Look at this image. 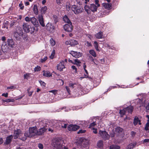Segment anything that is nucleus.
<instances>
[{
	"label": "nucleus",
	"instance_id": "1",
	"mask_svg": "<svg viewBox=\"0 0 149 149\" xmlns=\"http://www.w3.org/2000/svg\"><path fill=\"white\" fill-rule=\"evenodd\" d=\"M38 131L36 127L30 128L29 132H26L24 134L25 137H32L38 135Z\"/></svg>",
	"mask_w": 149,
	"mask_h": 149
},
{
	"label": "nucleus",
	"instance_id": "2",
	"mask_svg": "<svg viewBox=\"0 0 149 149\" xmlns=\"http://www.w3.org/2000/svg\"><path fill=\"white\" fill-rule=\"evenodd\" d=\"M61 139L56 138L52 140V145L56 149H61L63 147Z\"/></svg>",
	"mask_w": 149,
	"mask_h": 149
},
{
	"label": "nucleus",
	"instance_id": "3",
	"mask_svg": "<svg viewBox=\"0 0 149 149\" xmlns=\"http://www.w3.org/2000/svg\"><path fill=\"white\" fill-rule=\"evenodd\" d=\"M22 26L24 31L26 33H28L30 31L31 33L33 32L35 30L34 27H31V25L26 22H24Z\"/></svg>",
	"mask_w": 149,
	"mask_h": 149
},
{
	"label": "nucleus",
	"instance_id": "4",
	"mask_svg": "<svg viewBox=\"0 0 149 149\" xmlns=\"http://www.w3.org/2000/svg\"><path fill=\"white\" fill-rule=\"evenodd\" d=\"M71 10L75 14L81 13L83 11V8L80 6L74 5L71 7Z\"/></svg>",
	"mask_w": 149,
	"mask_h": 149
},
{
	"label": "nucleus",
	"instance_id": "5",
	"mask_svg": "<svg viewBox=\"0 0 149 149\" xmlns=\"http://www.w3.org/2000/svg\"><path fill=\"white\" fill-rule=\"evenodd\" d=\"M23 34V33L22 28L20 27L17 28L16 32L15 33L14 36L17 39L21 38Z\"/></svg>",
	"mask_w": 149,
	"mask_h": 149
},
{
	"label": "nucleus",
	"instance_id": "6",
	"mask_svg": "<svg viewBox=\"0 0 149 149\" xmlns=\"http://www.w3.org/2000/svg\"><path fill=\"white\" fill-rule=\"evenodd\" d=\"M99 133L100 136L105 140L109 139L110 136L106 131L100 130Z\"/></svg>",
	"mask_w": 149,
	"mask_h": 149
},
{
	"label": "nucleus",
	"instance_id": "7",
	"mask_svg": "<svg viewBox=\"0 0 149 149\" xmlns=\"http://www.w3.org/2000/svg\"><path fill=\"white\" fill-rule=\"evenodd\" d=\"M22 135L21 130L20 129H17L15 130L13 136L14 139H16L18 138H20Z\"/></svg>",
	"mask_w": 149,
	"mask_h": 149
},
{
	"label": "nucleus",
	"instance_id": "8",
	"mask_svg": "<svg viewBox=\"0 0 149 149\" xmlns=\"http://www.w3.org/2000/svg\"><path fill=\"white\" fill-rule=\"evenodd\" d=\"M63 28L66 31L68 32H71L73 29L72 23L65 24L63 26Z\"/></svg>",
	"mask_w": 149,
	"mask_h": 149
},
{
	"label": "nucleus",
	"instance_id": "9",
	"mask_svg": "<svg viewBox=\"0 0 149 149\" xmlns=\"http://www.w3.org/2000/svg\"><path fill=\"white\" fill-rule=\"evenodd\" d=\"M65 62L63 61H61L57 64L56 66L57 69L60 71L63 70V69L65 68L64 65Z\"/></svg>",
	"mask_w": 149,
	"mask_h": 149
},
{
	"label": "nucleus",
	"instance_id": "10",
	"mask_svg": "<svg viewBox=\"0 0 149 149\" xmlns=\"http://www.w3.org/2000/svg\"><path fill=\"white\" fill-rule=\"evenodd\" d=\"M1 49L2 51L4 53H6L9 51L10 49L9 47H8L6 44L5 42H3L2 46Z\"/></svg>",
	"mask_w": 149,
	"mask_h": 149
},
{
	"label": "nucleus",
	"instance_id": "11",
	"mask_svg": "<svg viewBox=\"0 0 149 149\" xmlns=\"http://www.w3.org/2000/svg\"><path fill=\"white\" fill-rule=\"evenodd\" d=\"M79 128V126L72 124L68 126V129L69 131H76L78 130Z\"/></svg>",
	"mask_w": 149,
	"mask_h": 149
},
{
	"label": "nucleus",
	"instance_id": "12",
	"mask_svg": "<svg viewBox=\"0 0 149 149\" xmlns=\"http://www.w3.org/2000/svg\"><path fill=\"white\" fill-rule=\"evenodd\" d=\"M70 54H71L73 56L76 58H78L81 56V54L79 52H74L73 51H71L70 52Z\"/></svg>",
	"mask_w": 149,
	"mask_h": 149
},
{
	"label": "nucleus",
	"instance_id": "13",
	"mask_svg": "<svg viewBox=\"0 0 149 149\" xmlns=\"http://www.w3.org/2000/svg\"><path fill=\"white\" fill-rule=\"evenodd\" d=\"M37 18L40 24L42 27H44L45 26V24L43 17V16L42 15H39Z\"/></svg>",
	"mask_w": 149,
	"mask_h": 149
},
{
	"label": "nucleus",
	"instance_id": "14",
	"mask_svg": "<svg viewBox=\"0 0 149 149\" xmlns=\"http://www.w3.org/2000/svg\"><path fill=\"white\" fill-rule=\"evenodd\" d=\"M30 22L35 26L38 27L39 26L38 21L34 17H31Z\"/></svg>",
	"mask_w": 149,
	"mask_h": 149
},
{
	"label": "nucleus",
	"instance_id": "15",
	"mask_svg": "<svg viewBox=\"0 0 149 149\" xmlns=\"http://www.w3.org/2000/svg\"><path fill=\"white\" fill-rule=\"evenodd\" d=\"M46 27L47 30L51 32L55 28L54 26L50 23H47L46 26Z\"/></svg>",
	"mask_w": 149,
	"mask_h": 149
},
{
	"label": "nucleus",
	"instance_id": "16",
	"mask_svg": "<svg viewBox=\"0 0 149 149\" xmlns=\"http://www.w3.org/2000/svg\"><path fill=\"white\" fill-rule=\"evenodd\" d=\"M49 123V122H47V120H45L41 121H40L39 123V124L40 126L41 127H46L47 126L46 125H48Z\"/></svg>",
	"mask_w": 149,
	"mask_h": 149
},
{
	"label": "nucleus",
	"instance_id": "17",
	"mask_svg": "<svg viewBox=\"0 0 149 149\" xmlns=\"http://www.w3.org/2000/svg\"><path fill=\"white\" fill-rule=\"evenodd\" d=\"M7 43L9 47H14L15 46L14 42L12 39H8L7 40Z\"/></svg>",
	"mask_w": 149,
	"mask_h": 149
},
{
	"label": "nucleus",
	"instance_id": "18",
	"mask_svg": "<svg viewBox=\"0 0 149 149\" xmlns=\"http://www.w3.org/2000/svg\"><path fill=\"white\" fill-rule=\"evenodd\" d=\"M90 10L93 13L97 11V7L94 4H91L89 6Z\"/></svg>",
	"mask_w": 149,
	"mask_h": 149
},
{
	"label": "nucleus",
	"instance_id": "19",
	"mask_svg": "<svg viewBox=\"0 0 149 149\" xmlns=\"http://www.w3.org/2000/svg\"><path fill=\"white\" fill-rule=\"evenodd\" d=\"M13 138V136L12 135L9 136L6 138V141L5 143L6 144H9Z\"/></svg>",
	"mask_w": 149,
	"mask_h": 149
},
{
	"label": "nucleus",
	"instance_id": "20",
	"mask_svg": "<svg viewBox=\"0 0 149 149\" xmlns=\"http://www.w3.org/2000/svg\"><path fill=\"white\" fill-rule=\"evenodd\" d=\"M125 108L126 109L127 113L132 114L134 109V107L132 106H130Z\"/></svg>",
	"mask_w": 149,
	"mask_h": 149
},
{
	"label": "nucleus",
	"instance_id": "21",
	"mask_svg": "<svg viewBox=\"0 0 149 149\" xmlns=\"http://www.w3.org/2000/svg\"><path fill=\"white\" fill-rule=\"evenodd\" d=\"M43 75L47 77H49L52 76V74L48 71L44 70L43 71Z\"/></svg>",
	"mask_w": 149,
	"mask_h": 149
},
{
	"label": "nucleus",
	"instance_id": "22",
	"mask_svg": "<svg viewBox=\"0 0 149 149\" xmlns=\"http://www.w3.org/2000/svg\"><path fill=\"white\" fill-rule=\"evenodd\" d=\"M47 130V129L44 127L40 128L39 129V131H38V135H42Z\"/></svg>",
	"mask_w": 149,
	"mask_h": 149
},
{
	"label": "nucleus",
	"instance_id": "23",
	"mask_svg": "<svg viewBox=\"0 0 149 149\" xmlns=\"http://www.w3.org/2000/svg\"><path fill=\"white\" fill-rule=\"evenodd\" d=\"M103 6L106 9L110 10L111 8V4L109 3H102Z\"/></svg>",
	"mask_w": 149,
	"mask_h": 149
},
{
	"label": "nucleus",
	"instance_id": "24",
	"mask_svg": "<svg viewBox=\"0 0 149 149\" xmlns=\"http://www.w3.org/2000/svg\"><path fill=\"white\" fill-rule=\"evenodd\" d=\"M84 8L85 11L87 14H91V10H90V8L89 6L86 5L84 6Z\"/></svg>",
	"mask_w": 149,
	"mask_h": 149
},
{
	"label": "nucleus",
	"instance_id": "25",
	"mask_svg": "<svg viewBox=\"0 0 149 149\" xmlns=\"http://www.w3.org/2000/svg\"><path fill=\"white\" fill-rule=\"evenodd\" d=\"M95 36L97 38H103V33L101 31L99 32L96 34Z\"/></svg>",
	"mask_w": 149,
	"mask_h": 149
},
{
	"label": "nucleus",
	"instance_id": "26",
	"mask_svg": "<svg viewBox=\"0 0 149 149\" xmlns=\"http://www.w3.org/2000/svg\"><path fill=\"white\" fill-rule=\"evenodd\" d=\"M126 113H127V112L125 108H124L123 109L120 110L119 113L121 117H123V115H126Z\"/></svg>",
	"mask_w": 149,
	"mask_h": 149
},
{
	"label": "nucleus",
	"instance_id": "27",
	"mask_svg": "<svg viewBox=\"0 0 149 149\" xmlns=\"http://www.w3.org/2000/svg\"><path fill=\"white\" fill-rule=\"evenodd\" d=\"M63 20L65 22L67 23V24H69L72 23L70 20L69 19L68 16L66 15H65L63 17Z\"/></svg>",
	"mask_w": 149,
	"mask_h": 149
},
{
	"label": "nucleus",
	"instance_id": "28",
	"mask_svg": "<svg viewBox=\"0 0 149 149\" xmlns=\"http://www.w3.org/2000/svg\"><path fill=\"white\" fill-rule=\"evenodd\" d=\"M136 145V143H130L127 146V149H132Z\"/></svg>",
	"mask_w": 149,
	"mask_h": 149
},
{
	"label": "nucleus",
	"instance_id": "29",
	"mask_svg": "<svg viewBox=\"0 0 149 149\" xmlns=\"http://www.w3.org/2000/svg\"><path fill=\"white\" fill-rule=\"evenodd\" d=\"M70 45L72 46L77 45L78 44V42L74 39L70 40Z\"/></svg>",
	"mask_w": 149,
	"mask_h": 149
},
{
	"label": "nucleus",
	"instance_id": "30",
	"mask_svg": "<svg viewBox=\"0 0 149 149\" xmlns=\"http://www.w3.org/2000/svg\"><path fill=\"white\" fill-rule=\"evenodd\" d=\"M33 11L34 13L36 15H37L38 13V6L37 5H34Z\"/></svg>",
	"mask_w": 149,
	"mask_h": 149
},
{
	"label": "nucleus",
	"instance_id": "31",
	"mask_svg": "<svg viewBox=\"0 0 149 149\" xmlns=\"http://www.w3.org/2000/svg\"><path fill=\"white\" fill-rule=\"evenodd\" d=\"M47 10V7L46 6H45L42 7L41 9V14H45Z\"/></svg>",
	"mask_w": 149,
	"mask_h": 149
},
{
	"label": "nucleus",
	"instance_id": "32",
	"mask_svg": "<svg viewBox=\"0 0 149 149\" xmlns=\"http://www.w3.org/2000/svg\"><path fill=\"white\" fill-rule=\"evenodd\" d=\"M103 146V141L101 140H99L97 144V146L99 148H102Z\"/></svg>",
	"mask_w": 149,
	"mask_h": 149
},
{
	"label": "nucleus",
	"instance_id": "33",
	"mask_svg": "<svg viewBox=\"0 0 149 149\" xmlns=\"http://www.w3.org/2000/svg\"><path fill=\"white\" fill-rule=\"evenodd\" d=\"M89 53L94 57H95L97 56L95 52L93 49L90 50L89 51Z\"/></svg>",
	"mask_w": 149,
	"mask_h": 149
},
{
	"label": "nucleus",
	"instance_id": "34",
	"mask_svg": "<svg viewBox=\"0 0 149 149\" xmlns=\"http://www.w3.org/2000/svg\"><path fill=\"white\" fill-rule=\"evenodd\" d=\"M120 147L119 146L116 145H112L110 146V149H119Z\"/></svg>",
	"mask_w": 149,
	"mask_h": 149
},
{
	"label": "nucleus",
	"instance_id": "35",
	"mask_svg": "<svg viewBox=\"0 0 149 149\" xmlns=\"http://www.w3.org/2000/svg\"><path fill=\"white\" fill-rule=\"evenodd\" d=\"M31 74L29 73H26L24 75V79H29L30 77Z\"/></svg>",
	"mask_w": 149,
	"mask_h": 149
},
{
	"label": "nucleus",
	"instance_id": "36",
	"mask_svg": "<svg viewBox=\"0 0 149 149\" xmlns=\"http://www.w3.org/2000/svg\"><path fill=\"white\" fill-rule=\"evenodd\" d=\"M2 101L3 102H14L15 100L14 99H8L5 100H2Z\"/></svg>",
	"mask_w": 149,
	"mask_h": 149
},
{
	"label": "nucleus",
	"instance_id": "37",
	"mask_svg": "<svg viewBox=\"0 0 149 149\" xmlns=\"http://www.w3.org/2000/svg\"><path fill=\"white\" fill-rule=\"evenodd\" d=\"M94 46L97 51H100L99 49H98V44L96 41H95L94 42Z\"/></svg>",
	"mask_w": 149,
	"mask_h": 149
},
{
	"label": "nucleus",
	"instance_id": "38",
	"mask_svg": "<svg viewBox=\"0 0 149 149\" xmlns=\"http://www.w3.org/2000/svg\"><path fill=\"white\" fill-rule=\"evenodd\" d=\"M140 120L138 118H135L134 120L133 123L135 125H136L137 124L138 122Z\"/></svg>",
	"mask_w": 149,
	"mask_h": 149
},
{
	"label": "nucleus",
	"instance_id": "39",
	"mask_svg": "<svg viewBox=\"0 0 149 149\" xmlns=\"http://www.w3.org/2000/svg\"><path fill=\"white\" fill-rule=\"evenodd\" d=\"M50 42L52 46H54L56 44V42L52 38H51L50 40Z\"/></svg>",
	"mask_w": 149,
	"mask_h": 149
},
{
	"label": "nucleus",
	"instance_id": "40",
	"mask_svg": "<svg viewBox=\"0 0 149 149\" xmlns=\"http://www.w3.org/2000/svg\"><path fill=\"white\" fill-rule=\"evenodd\" d=\"M40 67L38 66H37L34 69V70L35 72H38L40 71Z\"/></svg>",
	"mask_w": 149,
	"mask_h": 149
},
{
	"label": "nucleus",
	"instance_id": "41",
	"mask_svg": "<svg viewBox=\"0 0 149 149\" xmlns=\"http://www.w3.org/2000/svg\"><path fill=\"white\" fill-rule=\"evenodd\" d=\"M96 125V124L95 122H93L90 124L89 126V128L91 129H92V127H93Z\"/></svg>",
	"mask_w": 149,
	"mask_h": 149
},
{
	"label": "nucleus",
	"instance_id": "42",
	"mask_svg": "<svg viewBox=\"0 0 149 149\" xmlns=\"http://www.w3.org/2000/svg\"><path fill=\"white\" fill-rule=\"evenodd\" d=\"M74 62L77 65H79V64L81 63V62L77 59H75L74 60Z\"/></svg>",
	"mask_w": 149,
	"mask_h": 149
},
{
	"label": "nucleus",
	"instance_id": "43",
	"mask_svg": "<svg viewBox=\"0 0 149 149\" xmlns=\"http://www.w3.org/2000/svg\"><path fill=\"white\" fill-rule=\"evenodd\" d=\"M149 127V122H147L146 125L145 127V129L146 130H148V127Z\"/></svg>",
	"mask_w": 149,
	"mask_h": 149
},
{
	"label": "nucleus",
	"instance_id": "44",
	"mask_svg": "<svg viewBox=\"0 0 149 149\" xmlns=\"http://www.w3.org/2000/svg\"><path fill=\"white\" fill-rule=\"evenodd\" d=\"M47 59V56L41 59L40 61L42 63H43L45 62Z\"/></svg>",
	"mask_w": 149,
	"mask_h": 149
},
{
	"label": "nucleus",
	"instance_id": "45",
	"mask_svg": "<svg viewBox=\"0 0 149 149\" xmlns=\"http://www.w3.org/2000/svg\"><path fill=\"white\" fill-rule=\"evenodd\" d=\"M19 7H20V8L21 10H23L24 8V6L21 3H20L19 4Z\"/></svg>",
	"mask_w": 149,
	"mask_h": 149
},
{
	"label": "nucleus",
	"instance_id": "46",
	"mask_svg": "<svg viewBox=\"0 0 149 149\" xmlns=\"http://www.w3.org/2000/svg\"><path fill=\"white\" fill-rule=\"evenodd\" d=\"M31 17H26L25 18V20L26 22H30Z\"/></svg>",
	"mask_w": 149,
	"mask_h": 149
},
{
	"label": "nucleus",
	"instance_id": "47",
	"mask_svg": "<svg viewBox=\"0 0 149 149\" xmlns=\"http://www.w3.org/2000/svg\"><path fill=\"white\" fill-rule=\"evenodd\" d=\"M55 54V50H53L52 51V52L51 54V55L50 56V57L51 59H53V58L54 56V55Z\"/></svg>",
	"mask_w": 149,
	"mask_h": 149
},
{
	"label": "nucleus",
	"instance_id": "48",
	"mask_svg": "<svg viewBox=\"0 0 149 149\" xmlns=\"http://www.w3.org/2000/svg\"><path fill=\"white\" fill-rule=\"evenodd\" d=\"M49 92L52 93L54 95H55L57 93V91L56 90H52L50 91Z\"/></svg>",
	"mask_w": 149,
	"mask_h": 149
},
{
	"label": "nucleus",
	"instance_id": "49",
	"mask_svg": "<svg viewBox=\"0 0 149 149\" xmlns=\"http://www.w3.org/2000/svg\"><path fill=\"white\" fill-rule=\"evenodd\" d=\"M38 147L40 149H42L43 148V145L40 143L38 144Z\"/></svg>",
	"mask_w": 149,
	"mask_h": 149
},
{
	"label": "nucleus",
	"instance_id": "50",
	"mask_svg": "<svg viewBox=\"0 0 149 149\" xmlns=\"http://www.w3.org/2000/svg\"><path fill=\"white\" fill-rule=\"evenodd\" d=\"M146 111L147 112L149 113V103L146 107Z\"/></svg>",
	"mask_w": 149,
	"mask_h": 149
},
{
	"label": "nucleus",
	"instance_id": "51",
	"mask_svg": "<svg viewBox=\"0 0 149 149\" xmlns=\"http://www.w3.org/2000/svg\"><path fill=\"white\" fill-rule=\"evenodd\" d=\"M40 83L41 86H42L43 87H45V86L46 84L45 82L41 81L40 82Z\"/></svg>",
	"mask_w": 149,
	"mask_h": 149
},
{
	"label": "nucleus",
	"instance_id": "52",
	"mask_svg": "<svg viewBox=\"0 0 149 149\" xmlns=\"http://www.w3.org/2000/svg\"><path fill=\"white\" fill-rule=\"evenodd\" d=\"M92 130H93V132L95 134H97V129L94 128V127H93L91 129Z\"/></svg>",
	"mask_w": 149,
	"mask_h": 149
},
{
	"label": "nucleus",
	"instance_id": "53",
	"mask_svg": "<svg viewBox=\"0 0 149 149\" xmlns=\"http://www.w3.org/2000/svg\"><path fill=\"white\" fill-rule=\"evenodd\" d=\"M71 68L73 70H75V71H74L75 72H77V68H76V67L75 66L72 65L71 67Z\"/></svg>",
	"mask_w": 149,
	"mask_h": 149
},
{
	"label": "nucleus",
	"instance_id": "54",
	"mask_svg": "<svg viewBox=\"0 0 149 149\" xmlns=\"http://www.w3.org/2000/svg\"><path fill=\"white\" fill-rule=\"evenodd\" d=\"M86 132L85 130H80L77 132L78 134L83 133Z\"/></svg>",
	"mask_w": 149,
	"mask_h": 149
},
{
	"label": "nucleus",
	"instance_id": "55",
	"mask_svg": "<svg viewBox=\"0 0 149 149\" xmlns=\"http://www.w3.org/2000/svg\"><path fill=\"white\" fill-rule=\"evenodd\" d=\"M95 3L96 4V5H97V6H97V7L100 6V5L98 3V2H99L98 0H95Z\"/></svg>",
	"mask_w": 149,
	"mask_h": 149
},
{
	"label": "nucleus",
	"instance_id": "56",
	"mask_svg": "<svg viewBox=\"0 0 149 149\" xmlns=\"http://www.w3.org/2000/svg\"><path fill=\"white\" fill-rule=\"evenodd\" d=\"M65 88H66V90H67V91L68 93L69 94H70V89H69V87L68 86H65Z\"/></svg>",
	"mask_w": 149,
	"mask_h": 149
},
{
	"label": "nucleus",
	"instance_id": "57",
	"mask_svg": "<svg viewBox=\"0 0 149 149\" xmlns=\"http://www.w3.org/2000/svg\"><path fill=\"white\" fill-rule=\"evenodd\" d=\"M8 94L7 93H3L2 94V95L3 96H4L6 97H7L8 96Z\"/></svg>",
	"mask_w": 149,
	"mask_h": 149
},
{
	"label": "nucleus",
	"instance_id": "58",
	"mask_svg": "<svg viewBox=\"0 0 149 149\" xmlns=\"http://www.w3.org/2000/svg\"><path fill=\"white\" fill-rule=\"evenodd\" d=\"M86 45L88 46H91L92 44L91 42H90L88 41L86 42Z\"/></svg>",
	"mask_w": 149,
	"mask_h": 149
},
{
	"label": "nucleus",
	"instance_id": "59",
	"mask_svg": "<svg viewBox=\"0 0 149 149\" xmlns=\"http://www.w3.org/2000/svg\"><path fill=\"white\" fill-rule=\"evenodd\" d=\"M15 88V87L14 86H10L7 87V89H13V88Z\"/></svg>",
	"mask_w": 149,
	"mask_h": 149
},
{
	"label": "nucleus",
	"instance_id": "60",
	"mask_svg": "<svg viewBox=\"0 0 149 149\" xmlns=\"http://www.w3.org/2000/svg\"><path fill=\"white\" fill-rule=\"evenodd\" d=\"M54 22L55 23H56L57 22H58V20L57 19V17L56 16H54Z\"/></svg>",
	"mask_w": 149,
	"mask_h": 149
},
{
	"label": "nucleus",
	"instance_id": "61",
	"mask_svg": "<svg viewBox=\"0 0 149 149\" xmlns=\"http://www.w3.org/2000/svg\"><path fill=\"white\" fill-rule=\"evenodd\" d=\"M67 124H64L63 125H61V127L63 128H65L67 127Z\"/></svg>",
	"mask_w": 149,
	"mask_h": 149
},
{
	"label": "nucleus",
	"instance_id": "62",
	"mask_svg": "<svg viewBox=\"0 0 149 149\" xmlns=\"http://www.w3.org/2000/svg\"><path fill=\"white\" fill-rule=\"evenodd\" d=\"M48 131L52 132L54 131V129L53 128H49L48 129Z\"/></svg>",
	"mask_w": 149,
	"mask_h": 149
},
{
	"label": "nucleus",
	"instance_id": "63",
	"mask_svg": "<svg viewBox=\"0 0 149 149\" xmlns=\"http://www.w3.org/2000/svg\"><path fill=\"white\" fill-rule=\"evenodd\" d=\"M65 44L66 45H70V40L69 41H67L65 42Z\"/></svg>",
	"mask_w": 149,
	"mask_h": 149
},
{
	"label": "nucleus",
	"instance_id": "64",
	"mask_svg": "<svg viewBox=\"0 0 149 149\" xmlns=\"http://www.w3.org/2000/svg\"><path fill=\"white\" fill-rule=\"evenodd\" d=\"M74 84L72 83H70L69 84V87H71L72 88H74Z\"/></svg>",
	"mask_w": 149,
	"mask_h": 149
}]
</instances>
